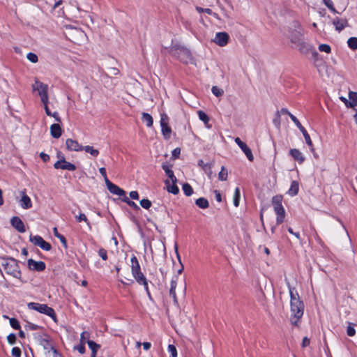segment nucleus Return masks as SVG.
Listing matches in <instances>:
<instances>
[{
  "label": "nucleus",
  "mask_w": 357,
  "mask_h": 357,
  "mask_svg": "<svg viewBox=\"0 0 357 357\" xmlns=\"http://www.w3.org/2000/svg\"><path fill=\"white\" fill-rule=\"evenodd\" d=\"M287 287L290 295L291 323L298 326V323L303 315L305 305L296 288L291 287L289 282H287Z\"/></svg>",
  "instance_id": "nucleus-1"
},
{
  "label": "nucleus",
  "mask_w": 357,
  "mask_h": 357,
  "mask_svg": "<svg viewBox=\"0 0 357 357\" xmlns=\"http://www.w3.org/2000/svg\"><path fill=\"white\" fill-rule=\"evenodd\" d=\"M169 52L172 56L177 58L183 63H188L190 61L192 60V56L190 51L187 47L180 45L179 43H172Z\"/></svg>",
  "instance_id": "nucleus-2"
},
{
  "label": "nucleus",
  "mask_w": 357,
  "mask_h": 357,
  "mask_svg": "<svg viewBox=\"0 0 357 357\" xmlns=\"http://www.w3.org/2000/svg\"><path fill=\"white\" fill-rule=\"evenodd\" d=\"M64 33L69 40L75 44L83 43L86 38V33L82 29L74 27L71 25L66 26Z\"/></svg>",
  "instance_id": "nucleus-3"
},
{
  "label": "nucleus",
  "mask_w": 357,
  "mask_h": 357,
  "mask_svg": "<svg viewBox=\"0 0 357 357\" xmlns=\"http://www.w3.org/2000/svg\"><path fill=\"white\" fill-rule=\"evenodd\" d=\"M27 307L30 310H36L40 313L45 314L50 317L54 321H56V315L54 309L51 307H49L47 304L31 302L27 304Z\"/></svg>",
  "instance_id": "nucleus-4"
},
{
  "label": "nucleus",
  "mask_w": 357,
  "mask_h": 357,
  "mask_svg": "<svg viewBox=\"0 0 357 357\" xmlns=\"http://www.w3.org/2000/svg\"><path fill=\"white\" fill-rule=\"evenodd\" d=\"M131 272L133 278L135 281L139 283L144 280H146V277L144 273L141 271V267L139 263L137 258L132 255L131 258Z\"/></svg>",
  "instance_id": "nucleus-5"
},
{
  "label": "nucleus",
  "mask_w": 357,
  "mask_h": 357,
  "mask_svg": "<svg viewBox=\"0 0 357 357\" xmlns=\"http://www.w3.org/2000/svg\"><path fill=\"white\" fill-rule=\"evenodd\" d=\"M294 29L290 31V40L292 43L296 44L303 40V29L298 22H294Z\"/></svg>",
  "instance_id": "nucleus-6"
},
{
  "label": "nucleus",
  "mask_w": 357,
  "mask_h": 357,
  "mask_svg": "<svg viewBox=\"0 0 357 357\" xmlns=\"http://www.w3.org/2000/svg\"><path fill=\"white\" fill-rule=\"evenodd\" d=\"M291 119L296 124L297 128L299 129L300 132L303 133L305 142L310 147V151L312 152H314L312 142L305 128L301 125L298 119L294 115H291Z\"/></svg>",
  "instance_id": "nucleus-7"
},
{
  "label": "nucleus",
  "mask_w": 357,
  "mask_h": 357,
  "mask_svg": "<svg viewBox=\"0 0 357 357\" xmlns=\"http://www.w3.org/2000/svg\"><path fill=\"white\" fill-rule=\"evenodd\" d=\"M169 117L168 116L163 113L161 114L160 118V126H161V132L165 139H169L171 137L172 128L169 126Z\"/></svg>",
  "instance_id": "nucleus-8"
},
{
  "label": "nucleus",
  "mask_w": 357,
  "mask_h": 357,
  "mask_svg": "<svg viewBox=\"0 0 357 357\" xmlns=\"http://www.w3.org/2000/svg\"><path fill=\"white\" fill-rule=\"evenodd\" d=\"M34 338L37 340V342L43 347L45 350L47 351L48 350H52L54 347L50 344V336L47 334H44L43 335L39 333H35Z\"/></svg>",
  "instance_id": "nucleus-9"
},
{
  "label": "nucleus",
  "mask_w": 357,
  "mask_h": 357,
  "mask_svg": "<svg viewBox=\"0 0 357 357\" xmlns=\"http://www.w3.org/2000/svg\"><path fill=\"white\" fill-rule=\"evenodd\" d=\"M229 40V36L227 32H218L216 33L213 42L220 47H225L228 44Z\"/></svg>",
  "instance_id": "nucleus-10"
},
{
  "label": "nucleus",
  "mask_w": 357,
  "mask_h": 357,
  "mask_svg": "<svg viewBox=\"0 0 357 357\" xmlns=\"http://www.w3.org/2000/svg\"><path fill=\"white\" fill-rule=\"evenodd\" d=\"M27 265L30 270L38 272L43 271L46 268V264L42 261H36L33 259H29L27 261Z\"/></svg>",
  "instance_id": "nucleus-11"
},
{
  "label": "nucleus",
  "mask_w": 357,
  "mask_h": 357,
  "mask_svg": "<svg viewBox=\"0 0 357 357\" xmlns=\"http://www.w3.org/2000/svg\"><path fill=\"white\" fill-rule=\"evenodd\" d=\"M235 142L241 148V149L245 153L248 159L251 162L253 161L254 156L252 155L251 149L248 146V145L245 142L241 141V139L239 137H236L235 139Z\"/></svg>",
  "instance_id": "nucleus-12"
},
{
  "label": "nucleus",
  "mask_w": 357,
  "mask_h": 357,
  "mask_svg": "<svg viewBox=\"0 0 357 357\" xmlns=\"http://www.w3.org/2000/svg\"><path fill=\"white\" fill-rule=\"evenodd\" d=\"M332 24L335 26V30L338 32L342 31L345 27L349 26L347 19L340 18L338 17H336L333 20Z\"/></svg>",
  "instance_id": "nucleus-13"
},
{
  "label": "nucleus",
  "mask_w": 357,
  "mask_h": 357,
  "mask_svg": "<svg viewBox=\"0 0 357 357\" xmlns=\"http://www.w3.org/2000/svg\"><path fill=\"white\" fill-rule=\"evenodd\" d=\"M10 225L17 231L24 233L26 231L25 226L22 220L17 216H14L10 220Z\"/></svg>",
  "instance_id": "nucleus-14"
},
{
  "label": "nucleus",
  "mask_w": 357,
  "mask_h": 357,
  "mask_svg": "<svg viewBox=\"0 0 357 357\" xmlns=\"http://www.w3.org/2000/svg\"><path fill=\"white\" fill-rule=\"evenodd\" d=\"M66 146L69 151H82L83 147L77 141L70 138L66 139Z\"/></svg>",
  "instance_id": "nucleus-15"
},
{
  "label": "nucleus",
  "mask_w": 357,
  "mask_h": 357,
  "mask_svg": "<svg viewBox=\"0 0 357 357\" xmlns=\"http://www.w3.org/2000/svg\"><path fill=\"white\" fill-rule=\"evenodd\" d=\"M32 88L33 91H38L39 96H42V91H44L45 93H48L47 84L40 82L38 79L35 80V83L32 85Z\"/></svg>",
  "instance_id": "nucleus-16"
},
{
  "label": "nucleus",
  "mask_w": 357,
  "mask_h": 357,
  "mask_svg": "<svg viewBox=\"0 0 357 357\" xmlns=\"http://www.w3.org/2000/svg\"><path fill=\"white\" fill-rule=\"evenodd\" d=\"M289 154L299 164H302L305 161V157L303 153L297 149H290Z\"/></svg>",
  "instance_id": "nucleus-17"
},
{
  "label": "nucleus",
  "mask_w": 357,
  "mask_h": 357,
  "mask_svg": "<svg viewBox=\"0 0 357 357\" xmlns=\"http://www.w3.org/2000/svg\"><path fill=\"white\" fill-rule=\"evenodd\" d=\"M50 133L52 137L59 138L62 135V129L59 123H54L50 126Z\"/></svg>",
  "instance_id": "nucleus-18"
},
{
  "label": "nucleus",
  "mask_w": 357,
  "mask_h": 357,
  "mask_svg": "<svg viewBox=\"0 0 357 357\" xmlns=\"http://www.w3.org/2000/svg\"><path fill=\"white\" fill-rule=\"evenodd\" d=\"M107 189L114 195H116L122 197H124L126 195V191L114 183L110 184Z\"/></svg>",
  "instance_id": "nucleus-19"
},
{
  "label": "nucleus",
  "mask_w": 357,
  "mask_h": 357,
  "mask_svg": "<svg viewBox=\"0 0 357 357\" xmlns=\"http://www.w3.org/2000/svg\"><path fill=\"white\" fill-rule=\"evenodd\" d=\"M172 165L167 163L162 165V169L165 172L166 175L172 180V183H176L177 179L174 176V172L171 169Z\"/></svg>",
  "instance_id": "nucleus-20"
},
{
  "label": "nucleus",
  "mask_w": 357,
  "mask_h": 357,
  "mask_svg": "<svg viewBox=\"0 0 357 357\" xmlns=\"http://www.w3.org/2000/svg\"><path fill=\"white\" fill-rule=\"evenodd\" d=\"M295 45H296L298 50L302 54H307L310 51L312 50V46L310 44L305 43L304 41V39L301 40L300 43H296Z\"/></svg>",
  "instance_id": "nucleus-21"
},
{
  "label": "nucleus",
  "mask_w": 357,
  "mask_h": 357,
  "mask_svg": "<svg viewBox=\"0 0 357 357\" xmlns=\"http://www.w3.org/2000/svg\"><path fill=\"white\" fill-rule=\"evenodd\" d=\"M274 211L275 212V213L277 215L276 224L280 225L284 222V220L285 218L284 208L283 206L278 207L277 208L274 209Z\"/></svg>",
  "instance_id": "nucleus-22"
},
{
  "label": "nucleus",
  "mask_w": 357,
  "mask_h": 357,
  "mask_svg": "<svg viewBox=\"0 0 357 357\" xmlns=\"http://www.w3.org/2000/svg\"><path fill=\"white\" fill-rule=\"evenodd\" d=\"M20 206L24 209H29L32 207L31 200L25 192H23L22 196Z\"/></svg>",
  "instance_id": "nucleus-23"
},
{
  "label": "nucleus",
  "mask_w": 357,
  "mask_h": 357,
  "mask_svg": "<svg viewBox=\"0 0 357 357\" xmlns=\"http://www.w3.org/2000/svg\"><path fill=\"white\" fill-rule=\"evenodd\" d=\"M87 344L91 350V357H97V351L100 348V345L90 340H87Z\"/></svg>",
  "instance_id": "nucleus-24"
},
{
  "label": "nucleus",
  "mask_w": 357,
  "mask_h": 357,
  "mask_svg": "<svg viewBox=\"0 0 357 357\" xmlns=\"http://www.w3.org/2000/svg\"><path fill=\"white\" fill-rule=\"evenodd\" d=\"M61 158L63 164L61 169H67L69 171H75L76 169V166L74 164L66 161L63 155H61Z\"/></svg>",
  "instance_id": "nucleus-25"
},
{
  "label": "nucleus",
  "mask_w": 357,
  "mask_h": 357,
  "mask_svg": "<svg viewBox=\"0 0 357 357\" xmlns=\"http://www.w3.org/2000/svg\"><path fill=\"white\" fill-rule=\"evenodd\" d=\"M283 200V197L281 195H277L272 197L271 203L273 206V208L275 209L278 207L283 206L282 204Z\"/></svg>",
  "instance_id": "nucleus-26"
},
{
  "label": "nucleus",
  "mask_w": 357,
  "mask_h": 357,
  "mask_svg": "<svg viewBox=\"0 0 357 357\" xmlns=\"http://www.w3.org/2000/svg\"><path fill=\"white\" fill-rule=\"evenodd\" d=\"M53 234H54V236H56V238H58L60 240V241L62 243L64 248L67 249L68 248L67 240L63 235L59 233L56 227L53 228Z\"/></svg>",
  "instance_id": "nucleus-27"
},
{
  "label": "nucleus",
  "mask_w": 357,
  "mask_h": 357,
  "mask_svg": "<svg viewBox=\"0 0 357 357\" xmlns=\"http://www.w3.org/2000/svg\"><path fill=\"white\" fill-rule=\"evenodd\" d=\"M298 190H299L298 182L296 181H293L291 183V186L288 191V193L289 195H291L292 197L296 196L298 192Z\"/></svg>",
  "instance_id": "nucleus-28"
},
{
  "label": "nucleus",
  "mask_w": 357,
  "mask_h": 357,
  "mask_svg": "<svg viewBox=\"0 0 357 357\" xmlns=\"http://www.w3.org/2000/svg\"><path fill=\"white\" fill-rule=\"evenodd\" d=\"M195 204L202 209H206L208 208V201L204 197H200L195 200Z\"/></svg>",
  "instance_id": "nucleus-29"
},
{
  "label": "nucleus",
  "mask_w": 357,
  "mask_h": 357,
  "mask_svg": "<svg viewBox=\"0 0 357 357\" xmlns=\"http://www.w3.org/2000/svg\"><path fill=\"white\" fill-rule=\"evenodd\" d=\"M349 98L351 100V102H349V106L351 108L357 106V92L355 91H349Z\"/></svg>",
  "instance_id": "nucleus-30"
},
{
  "label": "nucleus",
  "mask_w": 357,
  "mask_h": 357,
  "mask_svg": "<svg viewBox=\"0 0 357 357\" xmlns=\"http://www.w3.org/2000/svg\"><path fill=\"white\" fill-rule=\"evenodd\" d=\"M142 119L144 122H146L147 127H151L153 126V120L149 114L143 112Z\"/></svg>",
  "instance_id": "nucleus-31"
},
{
  "label": "nucleus",
  "mask_w": 357,
  "mask_h": 357,
  "mask_svg": "<svg viewBox=\"0 0 357 357\" xmlns=\"http://www.w3.org/2000/svg\"><path fill=\"white\" fill-rule=\"evenodd\" d=\"M84 150L86 153H90L93 157H97L99 154V151L94 149L91 146H85L82 147V151Z\"/></svg>",
  "instance_id": "nucleus-32"
},
{
  "label": "nucleus",
  "mask_w": 357,
  "mask_h": 357,
  "mask_svg": "<svg viewBox=\"0 0 357 357\" xmlns=\"http://www.w3.org/2000/svg\"><path fill=\"white\" fill-rule=\"evenodd\" d=\"M121 201L126 203L134 210H140V208L138 206V205L133 201L130 200L126 195L124 197H121Z\"/></svg>",
  "instance_id": "nucleus-33"
},
{
  "label": "nucleus",
  "mask_w": 357,
  "mask_h": 357,
  "mask_svg": "<svg viewBox=\"0 0 357 357\" xmlns=\"http://www.w3.org/2000/svg\"><path fill=\"white\" fill-rule=\"evenodd\" d=\"M182 190L184 194L188 197L192 195L194 192L193 188L188 183H185L183 184Z\"/></svg>",
  "instance_id": "nucleus-34"
},
{
  "label": "nucleus",
  "mask_w": 357,
  "mask_h": 357,
  "mask_svg": "<svg viewBox=\"0 0 357 357\" xmlns=\"http://www.w3.org/2000/svg\"><path fill=\"white\" fill-rule=\"evenodd\" d=\"M198 166L200 167L205 173H208V170L212 168L211 163H205L202 159L198 160Z\"/></svg>",
  "instance_id": "nucleus-35"
},
{
  "label": "nucleus",
  "mask_w": 357,
  "mask_h": 357,
  "mask_svg": "<svg viewBox=\"0 0 357 357\" xmlns=\"http://www.w3.org/2000/svg\"><path fill=\"white\" fill-rule=\"evenodd\" d=\"M197 114H198V116H199V118L201 121H202L205 124L206 126L208 127V128H210V126H208L207 125V123H208L210 119L208 117V116L202 110H199L197 112Z\"/></svg>",
  "instance_id": "nucleus-36"
},
{
  "label": "nucleus",
  "mask_w": 357,
  "mask_h": 357,
  "mask_svg": "<svg viewBox=\"0 0 357 357\" xmlns=\"http://www.w3.org/2000/svg\"><path fill=\"white\" fill-rule=\"evenodd\" d=\"M240 197H241L240 189L238 187H236L235 189V191H234V205L236 207H238L239 206Z\"/></svg>",
  "instance_id": "nucleus-37"
},
{
  "label": "nucleus",
  "mask_w": 357,
  "mask_h": 357,
  "mask_svg": "<svg viewBox=\"0 0 357 357\" xmlns=\"http://www.w3.org/2000/svg\"><path fill=\"white\" fill-rule=\"evenodd\" d=\"M227 169L224 166H222L221 168V171L218 174V179L225 181L227 179Z\"/></svg>",
  "instance_id": "nucleus-38"
},
{
  "label": "nucleus",
  "mask_w": 357,
  "mask_h": 357,
  "mask_svg": "<svg viewBox=\"0 0 357 357\" xmlns=\"http://www.w3.org/2000/svg\"><path fill=\"white\" fill-rule=\"evenodd\" d=\"M348 46L353 50L357 49V38L351 37L347 40Z\"/></svg>",
  "instance_id": "nucleus-39"
},
{
  "label": "nucleus",
  "mask_w": 357,
  "mask_h": 357,
  "mask_svg": "<svg viewBox=\"0 0 357 357\" xmlns=\"http://www.w3.org/2000/svg\"><path fill=\"white\" fill-rule=\"evenodd\" d=\"M177 279V278H176ZM177 285L176 280L172 279L170 282V289H169V296L176 295V288Z\"/></svg>",
  "instance_id": "nucleus-40"
},
{
  "label": "nucleus",
  "mask_w": 357,
  "mask_h": 357,
  "mask_svg": "<svg viewBox=\"0 0 357 357\" xmlns=\"http://www.w3.org/2000/svg\"><path fill=\"white\" fill-rule=\"evenodd\" d=\"M10 325V326L15 329V330H20L21 328L20 324L19 321L15 318H10L9 319Z\"/></svg>",
  "instance_id": "nucleus-41"
},
{
  "label": "nucleus",
  "mask_w": 357,
  "mask_h": 357,
  "mask_svg": "<svg viewBox=\"0 0 357 357\" xmlns=\"http://www.w3.org/2000/svg\"><path fill=\"white\" fill-rule=\"evenodd\" d=\"M45 354L47 357H62L61 354L55 348L48 350Z\"/></svg>",
  "instance_id": "nucleus-42"
},
{
  "label": "nucleus",
  "mask_w": 357,
  "mask_h": 357,
  "mask_svg": "<svg viewBox=\"0 0 357 357\" xmlns=\"http://www.w3.org/2000/svg\"><path fill=\"white\" fill-rule=\"evenodd\" d=\"M211 91L216 97H220L223 95L224 91L216 86H213L211 89Z\"/></svg>",
  "instance_id": "nucleus-43"
},
{
  "label": "nucleus",
  "mask_w": 357,
  "mask_h": 357,
  "mask_svg": "<svg viewBox=\"0 0 357 357\" xmlns=\"http://www.w3.org/2000/svg\"><path fill=\"white\" fill-rule=\"evenodd\" d=\"M167 191L174 195H177L179 192V188L176 185V183H172V185L167 187Z\"/></svg>",
  "instance_id": "nucleus-44"
},
{
  "label": "nucleus",
  "mask_w": 357,
  "mask_h": 357,
  "mask_svg": "<svg viewBox=\"0 0 357 357\" xmlns=\"http://www.w3.org/2000/svg\"><path fill=\"white\" fill-rule=\"evenodd\" d=\"M141 206L145 209H149L151 206V202L148 199H142L139 202Z\"/></svg>",
  "instance_id": "nucleus-45"
},
{
  "label": "nucleus",
  "mask_w": 357,
  "mask_h": 357,
  "mask_svg": "<svg viewBox=\"0 0 357 357\" xmlns=\"http://www.w3.org/2000/svg\"><path fill=\"white\" fill-rule=\"evenodd\" d=\"M76 219L77 222L84 221L89 227L91 229V225L89 221L88 220L86 216L84 213H80L78 216H76Z\"/></svg>",
  "instance_id": "nucleus-46"
},
{
  "label": "nucleus",
  "mask_w": 357,
  "mask_h": 357,
  "mask_svg": "<svg viewBox=\"0 0 357 357\" xmlns=\"http://www.w3.org/2000/svg\"><path fill=\"white\" fill-rule=\"evenodd\" d=\"M26 58L29 61H31V63H33L38 62V56L35 53H33V52L28 53L26 55Z\"/></svg>",
  "instance_id": "nucleus-47"
},
{
  "label": "nucleus",
  "mask_w": 357,
  "mask_h": 357,
  "mask_svg": "<svg viewBox=\"0 0 357 357\" xmlns=\"http://www.w3.org/2000/svg\"><path fill=\"white\" fill-rule=\"evenodd\" d=\"M319 50L329 54L331 52V47L327 44H321L319 46Z\"/></svg>",
  "instance_id": "nucleus-48"
},
{
  "label": "nucleus",
  "mask_w": 357,
  "mask_h": 357,
  "mask_svg": "<svg viewBox=\"0 0 357 357\" xmlns=\"http://www.w3.org/2000/svg\"><path fill=\"white\" fill-rule=\"evenodd\" d=\"M273 124L277 127L280 128V114L279 111H277L275 114V118L273 120Z\"/></svg>",
  "instance_id": "nucleus-49"
},
{
  "label": "nucleus",
  "mask_w": 357,
  "mask_h": 357,
  "mask_svg": "<svg viewBox=\"0 0 357 357\" xmlns=\"http://www.w3.org/2000/svg\"><path fill=\"white\" fill-rule=\"evenodd\" d=\"M75 349L77 350L79 353L83 354L85 353V342L82 340V342L77 346L75 347Z\"/></svg>",
  "instance_id": "nucleus-50"
},
{
  "label": "nucleus",
  "mask_w": 357,
  "mask_h": 357,
  "mask_svg": "<svg viewBox=\"0 0 357 357\" xmlns=\"http://www.w3.org/2000/svg\"><path fill=\"white\" fill-rule=\"evenodd\" d=\"M347 334L348 336L352 337L354 336L356 334V330L352 326V324L349 323L347 328Z\"/></svg>",
  "instance_id": "nucleus-51"
},
{
  "label": "nucleus",
  "mask_w": 357,
  "mask_h": 357,
  "mask_svg": "<svg viewBox=\"0 0 357 357\" xmlns=\"http://www.w3.org/2000/svg\"><path fill=\"white\" fill-rule=\"evenodd\" d=\"M138 284H139V285H143V286H144V289H145V291H146V294H147V295H148L149 298L150 299H151V293H150L149 289V286H148V281H147V280L146 279V280H143V281H142V282H139Z\"/></svg>",
  "instance_id": "nucleus-52"
},
{
  "label": "nucleus",
  "mask_w": 357,
  "mask_h": 357,
  "mask_svg": "<svg viewBox=\"0 0 357 357\" xmlns=\"http://www.w3.org/2000/svg\"><path fill=\"white\" fill-rule=\"evenodd\" d=\"M138 284H139V285H143V286H144V289H145V291H146V294H147V295H148L149 298L150 299H151V293H150L149 289V286H148V281H147V280L146 279V280H143V281H142V282H139Z\"/></svg>",
  "instance_id": "nucleus-53"
},
{
  "label": "nucleus",
  "mask_w": 357,
  "mask_h": 357,
  "mask_svg": "<svg viewBox=\"0 0 357 357\" xmlns=\"http://www.w3.org/2000/svg\"><path fill=\"white\" fill-rule=\"evenodd\" d=\"M168 351L171 354L170 357H177V350L174 345L169 344Z\"/></svg>",
  "instance_id": "nucleus-54"
},
{
  "label": "nucleus",
  "mask_w": 357,
  "mask_h": 357,
  "mask_svg": "<svg viewBox=\"0 0 357 357\" xmlns=\"http://www.w3.org/2000/svg\"><path fill=\"white\" fill-rule=\"evenodd\" d=\"M7 340H8V342L13 345V344H15L16 343V341H17V337H16V335L15 333H10L9 334L8 336H7Z\"/></svg>",
  "instance_id": "nucleus-55"
},
{
  "label": "nucleus",
  "mask_w": 357,
  "mask_h": 357,
  "mask_svg": "<svg viewBox=\"0 0 357 357\" xmlns=\"http://www.w3.org/2000/svg\"><path fill=\"white\" fill-rule=\"evenodd\" d=\"M25 327H26V328H29V330H31V331H36L38 329L43 328L42 326H40L38 325H36V324L31 323V322H27V324L25 326Z\"/></svg>",
  "instance_id": "nucleus-56"
},
{
  "label": "nucleus",
  "mask_w": 357,
  "mask_h": 357,
  "mask_svg": "<svg viewBox=\"0 0 357 357\" xmlns=\"http://www.w3.org/2000/svg\"><path fill=\"white\" fill-rule=\"evenodd\" d=\"M13 357H21L22 351L19 347H13L11 351Z\"/></svg>",
  "instance_id": "nucleus-57"
},
{
  "label": "nucleus",
  "mask_w": 357,
  "mask_h": 357,
  "mask_svg": "<svg viewBox=\"0 0 357 357\" xmlns=\"http://www.w3.org/2000/svg\"><path fill=\"white\" fill-rule=\"evenodd\" d=\"M98 255L102 260L106 261L107 259V250L104 248H100L98 250Z\"/></svg>",
  "instance_id": "nucleus-58"
},
{
  "label": "nucleus",
  "mask_w": 357,
  "mask_h": 357,
  "mask_svg": "<svg viewBox=\"0 0 357 357\" xmlns=\"http://www.w3.org/2000/svg\"><path fill=\"white\" fill-rule=\"evenodd\" d=\"M174 249H175V252H176V257H177L180 264H181V268L178 270V273L181 274L182 273V271H183V264H181V261L180 255H179L178 252V245L176 243L174 245Z\"/></svg>",
  "instance_id": "nucleus-59"
},
{
  "label": "nucleus",
  "mask_w": 357,
  "mask_h": 357,
  "mask_svg": "<svg viewBox=\"0 0 357 357\" xmlns=\"http://www.w3.org/2000/svg\"><path fill=\"white\" fill-rule=\"evenodd\" d=\"M42 96H40L41 102L43 103L44 107L47 105L48 104V93H45L44 91H42Z\"/></svg>",
  "instance_id": "nucleus-60"
},
{
  "label": "nucleus",
  "mask_w": 357,
  "mask_h": 357,
  "mask_svg": "<svg viewBox=\"0 0 357 357\" xmlns=\"http://www.w3.org/2000/svg\"><path fill=\"white\" fill-rule=\"evenodd\" d=\"M40 238H41V236H38V235H36V236L30 235V236H29V241L36 245L38 244V243Z\"/></svg>",
  "instance_id": "nucleus-61"
},
{
  "label": "nucleus",
  "mask_w": 357,
  "mask_h": 357,
  "mask_svg": "<svg viewBox=\"0 0 357 357\" xmlns=\"http://www.w3.org/2000/svg\"><path fill=\"white\" fill-rule=\"evenodd\" d=\"M180 154H181V149L177 147L172 151V157L174 159H176L179 157Z\"/></svg>",
  "instance_id": "nucleus-62"
},
{
  "label": "nucleus",
  "mask_w": 357,
  "mask_h": 357,
  "mask_svg": "<svg viewBox=\"0 0 357 357\" xmlns=\"http://www.w3.org/2000/svg\"><path fill=\"white\" fill-rule=\"evenodd\" d=\"M41 249L45 251H50L52 249V245L50 243L46 242L45 241L41 244Z\"/></svg>",
  "instance_id": "nucleus-63"
},
{
  "label": "nucleus",
  "mask_w": 357,
  "mask_h": 357,
  "mask_svg": "<svg viewBox=\"0 0 357 357\" xmlns=\"http://www.w3.org/2000/svg\"><path fill=\"white\" fill-rule=\"evenodd\" d=\"M196 10L199 13H206L208 14H212V10L210 9V8H202L201 7H198L197 6L196 7Z\"/></svg>",
  "instance_id": "nucleus-64"
}]
</instances>
